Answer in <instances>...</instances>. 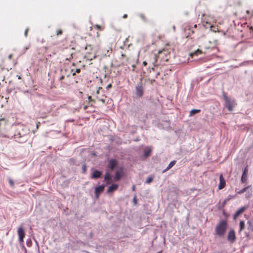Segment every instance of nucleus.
<instances>
[{"instance_id": "1", "label": "nucleus", "mask_w": 253, "mask_h": 253, "mask_svg": "<svg viewBox=\"0 0 253 253\" xmlns=\"http://www.w3.org/2000/svg\"><path fill=\"white\" fill-rule=\"evenodd\" d=\"M28 130L26 126H18L13 135L15 140L20 143L25 142L28 138Z\"/></svg>"}, {"instance_id": "2", "label": "nucleus", "mask_w": 253, "mask_h": 253, "mask_svg": "<svg viewBox=\"0 0 253 253\" xmlns=\"http://www.w3.org/2000/svg\"><path fill=\"white\" fill-rule=\"evenodd\" d=\"M227 228V223L226 220H220L215 228L216 234L220 237H222L225 233Z\"/></svg>"}, {"instance_id": "3", "label": "nucleus", "mask_w": 253, "mask_h": 253, "mask_svg": "<svg viewBox=\"0 0 253 253\" xmlns=\"http://www.w3.org/2000/svg\"><path fill=\"white\" fill-rule=\"evenodd\" d=\"M222 97L225 100V106L227 108L229 111H233V108L236 105L235 100H230L224 92L222 94Z\"/></svg>"}, {"instance_id": "4", "label": "nucleus", "mask_w": 253, "mask_h": 253, "mask_svg": "<svg viewBox=\"0 0 253 253\" xmlns=\"http://www.w3.org/2000/svg\"><path fill=\"white\" fill-rule=\"evenodd\" d=\"M143 84L140 81L138 83H137V85L135 86V94L137 97H141L143 95Z\"/></svg>"}, {"instance_id": "5", "label": "nucleus", "mask_w": 253, "mask_h": 253, "mask_svg": "<svg viewBox=\"0 0 253 253\" xmlns=\"http://www.w3.org/2000/svg\"><path fill=\"white\" fill-rule=\"evenodd\" d=\"M202 18L204 19V21L206 22L207 24H209L210 26L212 25L213 23H216V20L212 16H206L205 14H203Z\"/></svg>"}, {"instance_id": "6", "label": "nucleus", "mask_w": 253, "mask_h": 253, "mask_svg": "<svg viewBox=\"0 0 253 253\" xmlns=\"http://www.w3.org/2000/svg\"><path fill=\"white\" fill-rule=\"evenodd\" d=\"M124 175V169L122 167L119 168L115 172L114 180L116 181L120 180Z\"/></svg>"}, {"instance_id": "7", "label": "nucleus", "mask_w": 253, "mask_h": 253, "mask_svg": "<svg viewBox=\"0 0 253 253\" xmlns=\"http://www.w3.org/2000/svg\"><path fill=\"white\" fill-rule=\"evenodd\" d=\"M118 163V162L116 159L111 158L109 160L107 167L110 170H113L117 167Z\"/></svg>"}, {"instance_id": "8", "label": "nucleus", "mask_w": 253, "mask_h": 253, "mask_svg": "<svg viewBox=\"0 0 253 253\" xmlns=\"http://www.w3.org/2000/svg\"><path fill=\"white\" fill-rule=\"evenodd\" d=\"M236 237L235 232L234 230H230L227 235V239L229 242L232 244L235 242Z\"/></svg>"}, {"instance_id": "9", "label": "nucleus", "mask_w": 253, "mask_h": 253, "mask_svg": "<svg viewBox=\"0 0 253 253\" xmlns=\"http://www.w3.org/2000/svg\"><path fill=\"white\" fill-rule=\"evenodd\" d=\"M17 233L19 237V241L21 243L23 242L24 238L25 237V232L22 226H20L17 230Z\"/></svg>"}, {"instance_id": "10", "label": "nucleus", "mask_w": 253, "mask_h": 253, "mask_svg": "<svg viewBox=\"0 0 253 253\" xmlns=\"http://www.w3.org/2000/svg\"><path fill=\"white\" fill-rule=\"evenodd\" d=\"M105 187L104 184H102L95 188L94 193L96 198H98L99 197V194L103 191Z\"/></svg>"}, {"instance_id": "11", "label": "nucleus", "mask_w": 253, "mask_h": 253, "mask_svg": "<svg viewBox=\"0 0 253 253\" xmlns=\"http://www.w3.org/2000/svg\"><path fill=\"white\" fill-rule=\"evenodd\" d=\"M225 186V181L224 178L222 176V175L221 174L219 176V184L218 185V189H222Z\"/></svg>"}, {"instance_id": "12", "label": "nucleus", "mask_w": 253, "mask_h": 253, "mask_svg": "<svg viewBox=\"0 0 253 253\" xmlns=\"http://www.w3.org/2000/svg\"><path fill=\"white\" fill-rule=\"evenodd\" d=\"M102 174V172L98 170H95L91 175V178L93 179H97L100 177Z\"/></svg>"}, {"instance_id": "13", "label": "nucleus", "mask_w": 253, "mask_h": 253, "mask_svg": "<svg viewBox=\"0 0 253 253\" xmlns=\"http://www.w3.org/2000/svg\"><path fill=\"white\" fill-rule=\"evenodd\" d=\"M246 209V207H241L240 209H239L234 214V219H236L237 217L241 213H242Z\"/></svg>"}, {"instance_id": "14", "label": "nucleus", "mask_w": 253, "mask_h": 253, "mask_svg": "<svg viewBox=\"0 0 253 253\" xmlns=\"http://www.w3.org/2000/svg\"><path fill=\"white\" fill-rule=\"evenodd\" d=\"M118 188V185L117 184H112L110 185L107 189V193H111Z\"/></svg>"}, {"instance_id": "15", "label": "nucleus", "mask_w": 253, "mask_h": 253, "mask_svg": "<svg viewBox=\"0 0 253 253\" xmlns=\"http://www.w3.org/2000/svg\"><path fill=\"white\" fill-rule=\"evenodd\" d=\"M247 173H248V169L246 168L244 169L242 176H241V181L242 183L246 182L247 178Z\"/></svg>"}, {"instance_id": "16", "label": "nucleus", "mask_w": 253, "mask_h": 253, "mask_svg": "<svg viewBox=\"0 0 253 253\" xmlns=\"http://www.w3.org/2000/svg\"><path fill=\"white\" fill-rule=\"evenodd\" d=\"M104 180L106 181V185L110 184L111 182V176L108 172H106L104 175Z\"/></svg>"}, {"instance_id": "17", "label": "nucleus", "mask_w": 253, "mask_h": 253, "mask_svg": "<svg viewBox=\"0 0 253 253\" xmlns=\"http://www.w3.org/2000/svg\"><path fill=\"white\" fill-rule=\"evenodd\" d=\"M175 161H171L170 163L169 164L168 166L167 167V168L163 170V173L166 172L167 170H168L169 169L172 168L175 165Z\"/></svg>"}, {"instance_id": "18", "label": "nucleus", "mask_w": 253, "mask_h": 253, "mask_svg": "<svg viewBox=\"0 0 253 253\" xmlns=\"http://www.w3.org/2000/svg\"><path fill=\"white\" fill-rule=\"evenodd\" d=\"M151 152V150L149 147H146L144 150L143 156L146 158L148 157Z\"/></svg>"}, {"instance_id": "19", "label": "nucleus", "mask_w": 253, "mask_h": 253, "mask_svg": "<svg viewBox=\"0 0 253 253\" xmlns=\"http://www.w3.org/2000/svg\"><path fill=\"white\" fill-rule=\"evenodd\" d=\"M245 226V225L244 221H240V222L239 223V227H240L239 232H241L243 229H244Z\"/></svg>"}, {"instance_id": "20", "label": "nucleus", "mask_w": 253, "mask_h": 253, "mask_svg": "<svg viewBox=\"0 0 253 253\" xmlns=\"http://www.w3.org/2000/svg\"><path fill=\"white\" fill-rule=\"evenodd\" d=\"M201 111L200 109H192L190 112V116H192L196 113H199Z\"/></svg>"}, {"instance_id": "21", "label": "nucleus", "mask_w": 253, "mask_h": 253, "mask_svg": "<svg viewBox=\"0 0 253 253\" xmlns=\"http://www.w3.org/2000/svg\"><path fill=\"white\" fill-rule=\"evenodd\" d=\"M250 187V186H248L246 187H244V188L240 190L239 191H237V193H238L239 194H241L244 193Z\"/></svg>"}, {"instance_id": "22", "label": "nucleus", "mask_w": 253, "mask_h": 253, "mask_svg": "<svg viewBox=\"0 0 253 253\" xmlns=\"http://www.w3.org/2000/svg\"><path fill=\"white\" fill-rule=\"evenodd\" d=\"M210 27L211 31H212L214 32H216L218 31V29L216 27H213V25L210 26Z\"/></svg>"}, {"instance_id": "23", "label": "nucleus", "mask_w": 253, "mask_h": 253, "mask_svg": "<svg viewBox=\"0 0 253 253\" xmlns=\"http://www.w3.org/2000/svg\"><path fill=\"white\" fill-rule=\"evenodd\" d=\"M8 182H9V183L10 184V185L11 186H13L14 185V181L10 178H9L8 179Z\"/></svg>"}, {"instance_id": "24", "label": "nucleus", "mask_w": 253, "mask_h": 253, "mask_svg": "<svg viewBox=\"0 0 253 253\" xmlns=\"http://www.w3.org/2000/svg\"><path fill=\"white\" fill-rule=\"evenodd\" d=\"M153 180V177H149L146 179L145 183H150Z\"/></svg>"}, {"instance_id": "25", "label": "nucleus", "mask_w": 253, "mask_h": 253, "mask_svg": "<svg viewBox=\"0 0 253 253\" xmlns=\"http://www.w3.org/2000/svg\"><path fill=\"white\" fill-rule=\"evenodd\" d=\"M199 52L201 53V51L199 49H197V50H196V51H194V52L191 53L190 54V55H191V56H193V55H194V54H198V53H199Z\"/></svg>"}, {"instance_id": "26", "label": "nucleus", "mask_w": 253, "mask_h": 253, "mask_svg": "<svg viewBox=\"0 0 253 253\" xmlns=\"http://www.w3.org/2000/svg\"><path fill=\"white\" fill-rule=\"evenodd\" d=\"M226 203H227V202L224 200L223 201V202H222L221 206L219 208V209L223 208L224 207L225 205H226Z\"/></svg>"}, {"instance_id": "27", "label": "nucleus", "mask_w": 253, "mask_h": 253, "mask_svg": "<svg viewBox=\"0 0 253 253\" xmlns=\"http://www.w3.org/2000/svg\"><path fill=\"white\" fill-rule=\"evenodd\" d=\"M233 197L231 195H229L225 199V200L227 202L229 201L231 198Z\"/></svg>"}, {"instance_id": "28", "label": "nucleus", "mask_w": 253, "mask_h": 253, "mask_svg": "<svg viewBox=\"0 0 253 253\" xmlns=\"http://www.w3.org/2000/svg\"><path fill=\"white\" fill-rule=\"evenodd\" d=\"M62 34V31L61 30H58L56 31V35L58 36L59 35H61Z\"/></svg>"}, {"instance_id": "29", "label": "nucleus", "mask_w": 253, "mask_h": 253, "mask_svg": "<svg viewBox=\"0 0 253 253\" xmlns=\"http://www.w3.org/2000/svg\"><path fill=\"white\" fill-rule=\"evenodd\" d=\"M86 171V166L85 165H83V172H85Z\"/></svg>"}, {"instance_id": "30", "label": "nucleus", "mask_w": 253, "mask_h": 253, "mask_svg": "<svg viewBox=\"0 0 253 253\" xmlns=\"http://www.w3.org/2000/svg\"><path fill=\"white\" fill-rule=\"evenodd\" d=\"M30 47V45L29 44V45H28L27 47H26L25 48H24V51H23V53H24L25 52H26V51L29 49Z\"/></svg>"}, {"instance_id": "31", "label": "nucleus", "mask_w": 253, "mask_h": 253, "mask_svg": "<svg viewBox=\"0 0 253 253\" xmlns=\"http://www.w3.org/2000/svg\"><path fill=\"white\" fill-rule=\"evenodd\" d=\"M30 47V45L29 44V45H28L27 47H26L25 48H24V51H23V53H24L25 52H26V51L29 49Z\"/></svg>"}, {"instance_id": "32", "label": "nucleus", "mask_w": 253, "mask_h": 253, "mask_svg": "<svg viewBox=\"0 0 253 253\" xmlns=\"http://www.w3.org/2000/svg\"><path fill=\"white\" fill-rule=\"evenodd\" d=\"M28 30H29V29L27 28L26 29L25 31L24 35H25V37H27V33H28Z\"/></svg>"}, {"instance_id": "33", "label": "nucleus", "mask_w": 253, "mask_h": 253, "mask_svg": "<svg viewBox=\"0 0 253 253\" xmlns=\"http://www.w3.org/2000/svg\"><path fill=\"white\" fill-rule=\"evenodd\" d=\"M95 26L97 28V29H99V30H101V26H99V25H96Z\"/></svg>"}, {"instance_id": "34", "label": "nucleus", "mask_w": 253, "mask_h": 253, "mask_svg": "<svg viewBox=\"0 0 253 253\" xmlns=\"http://www.w3.org/2000/svg\"><path fill=\"white\" fill-rule=\"evenodd\" d=\"M64 79V76H61L60 78H59V80L60 81H62L63 80V79Z\"/></svg>"}, {"instance_id": "35", "label": "nucleus", "mask_w": 253, "mask_h": 253, "mask_svg": "<svg viewBox=\"0 0 253 253\" xmlns=\"http://www.w3.org/2000/svg\"><path fill=\"white\" fill-rule=\"evenodd\" d=\"M92 236H93V233L92 232H90L89 234V236L90 238H91L92 237Z\"/></svg>"}, {"instance_id": "36", "label": "nucleus", "mask_w": 253, "mask_h": 253, "mask_svg": "<svg viewBox=\"0 0 253 253\" xmlns=\"http://www.w3.org/2000/svg\"><path fill=\"white\" fill-rule=\"evenodd\" d=\"M135 189V185H133L132 186V190L134 191Z\"/></svg>"}, {"instance_id": "37", "label": "nucleus", "mask_w": 253, "mask_h": 253, "mask_svg": "<svg viewBox=\"0 0 253 253\" xmlns=\"http://www.w3.org/2000/svg\"><path fill=\"white\" fill-rule=\"evenodd\" d=\"M248 224H249V227L251 226V225H252V222H251L250 221H248Z\"/></svg>"}, {"instance_id": "38", "label": "nucleus", "mask_w": 253, "mask_h": 253, "mask_svg": "<svg viewBox=\"0 0 253 253\" xmlns=\"http://www.w3.org/2000/svg\"><path fill=\"white\" fill-rule=\"evenodd\" d=\"M96 57V55H94L93 56H92V57L90 58V60H92L93 59H94Z\"/></svg>"}, {"instance_id": "39", "label": "nucleus", "mask_w": 253, "mask_h": 253, "mask_svg": "<svg viewBox=\"0 0 253 253\" xmlns=\"http://www.w3.org/2000/svg\"><path fill=\"white\" fill-rule=\"evenodd\" d=\"M147 64V62L144 61L143 62V65L146 66Z\"/></svg>"}, {"instance_id": "40", "label": "nucleus", "mask_w": 253, "mask_h": 253, "mask_svg": "<svg viewBox=\"0 0 253 253\" xmlns=\"http://www.w3.org/2000/svg\"><path fill=\"white\" fill-rule=\"evenodd\" d=\"M246 197L249 198V197H250V193H247V194H246Z\"/></svg>"}, {"instance_id": "41", "label": "nucleus", "mask_w": 253, "mask_h": 253, "mask_svg": "<svg viewBox=\"0 0 253 253\" xmlns=\"http://www.w3.org/2000/svg\"><path fill=\"white\" fill-rule=\"evenodd\" d=\"M127 14H124V15H123V17L124 18H126V17H127Z\"/></svg>"}, {"instance_id": "42", "label": "nucleus", "mask_w": 253, "mask_h": 253, "mask_svg": "<svg viewBox=\"0 0 253 253\" xmlns=\"http://www.w3.org/2000/svg\"><path fill=\"white\" fill-rule=\"evenodd\" d=\"M133 201L135 203H136V197H134V198H133Z\"/></svg>"}, {"instance_id": "43", "label": "nucleus", "mask_w": 253, "mask_h": 253, "mask_svg": "<svg viewBox=\"0 0 253 253\" xmlns=\"http://www.w3.org/2000/svg\"><path fill=\"white\" fill-rule=\"evenodd\" d=\"M80 72V69H76V72L79 73Z\"/></svg>"}, {"instance_id": "44", "label": "nucleus", "mask_w": 253, "mask_h": 253, "mask_svg": "<svg viewBox=\"0 0 253 253\" xmlns=\"http://www.w3.org/2000/svg\"><path fill=\"white\" fill-rule=\"evenodd\" d=\"M244 64H245V62H243V63H241V64H240V66H241L244 65Z\"/></svg>"}, {"instance_id": "45", "label": "nucleus", "mask_w": 253, "mask_h": 253, "mask_svg": "<svg viewBox=\"0 0 253 253\" xmlns=\"http://www.w3.org/2000/svg\"><path fill=\"white\" fill-rule=\"evenodd\" d=\"M41 42L42 43H43V42H44V40L42 39L41 40Z\"/></svg>"}, {"instance_id": "46", "label": "nucleus", "mask_w": 253, "mask_h": 253, "mask_svg": "<svg viewBox=\"0 0 253 253\" xmlns=\"http://www.w3.org/2000/svg\"><path fill=\"white\" fill-rule=\"evenodd\" d=\"M29 92V91H28V90H26V91H24V93H27V92Z\"/></svg>"}, {"instance_id": "47", "label": "nucleus", "mask_w": 253, "mask_h": 253, "mask_svg": "<svg viewBox=\"0 0 253 253\" xmlns=\"http://www.w3.org/2000/svg\"><path fill=\"white\" fill-rule=\"evenodd\" d=\"M135 67V65H132V67L133 68V71H134V69Z\"/></svg>"}, {"instance_id": "48", "label": "nucleus", "mask_w": 253, "mask_h": 253, "mask_svg": "<svg viewBox=\"0 0 253 253\" xmlns=\"http://www.w3.org/2000/svg\"><path fill=\"white\" fill-rule=\"evenodd\" d=\"M246 12L249 14L250 13V11L249 10H247Z\"/></svg>"}, {"instance_id": "49", "label": "nucleus", "mask_w": 253, "mask_h": 253, "mask_svg": "<svg viewBox=\"0 0 253 253\" xmlns=\"http://www.w3.org/2000/svg\"><path fill=\"white\" fill-rule=\"evenodd\" d=\"M172 28H173V30L174 31V30H175V26H173Z\"/></svg>"}, {"instance_id": "50", "label": "nucleus", "mask_w": 253, "mask_h": 253, "mask_svg": "<svg viewBox=\"0 0 253 253\" xmlns=\"http://www.w3.org/2000/svg\"><path fill=\"white\" fill-rule=\"evenodd\" d=\"M111 86V84H109L107 86V88L110 87Z\"/></svg>"}, {"instance_id": "51", "label": "nucleus", "mask_w": 253, "mask_h": 253, "mask_svg": "<svg viewBox=\"0 0 253 253\" xmlns=\"http://www.w3.org/2000/svg\"><path fill=\"white\" fill-rule=\"evenodd\" d=\"M141 17L143 18V16L142 15H140Z\"/></svg>"}, {"instance_id": "52", "label": "nucleus", "mask_w": 253, "mask_h": 253, "mask_svg": "<svg viewBox=\"0 0 253 253\" xmlns=\"http://www.w3.org/2000/svg\"><path fill=\"white\" fill-rule=\"evenodd\" d=\"M75 75V73H73V75L74 76Z\"/></svg>"}]
</instances>
